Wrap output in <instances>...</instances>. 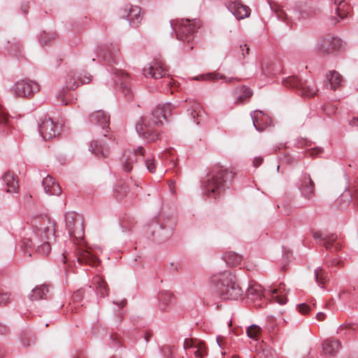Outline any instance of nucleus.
Instances as JSON below:
<instances>
[{"mask_svg": "<svg viewBox=\"0 0 358 358\" xmlns=\"http://www.w3.org/2000/svg\"><path fill=\"white\" fill-rule=\"evenodd\" d=\"M66 227L69 236L76 239H81L84 236V227L80 217L75 212L65 214Z\"/></svg>", "mask_w": 358, "mask_h": 358, "instance_id": "7", "label": "nucleus"}, {"mask_svg": "<svg viewBox=\"0 0 358 358\" xmlns=\"http://www.w3.org/2000/svg\"><path fill=\"white\" fill-rule=\"evenodd\" d=\"M252 94L249 87L242 86L236 88L234 92L235 103L240 104L248 102Z\"/></svg>", "mask_w": 358, "mask_h": 358, "instance_id": "24", "label": "nucleus"}, {"mask_svg": "<svg viewBox=\"0 0 358 358\" xmlns=\"http://www.w3.org/2000/svg\"><path fill=\"white\" fill-rule=\"evenodd\" d=\"M223 259L229 266H236L241 264L242 257L234 252H227L223 255Z\"/></svg>", "mask_w": 358, "mask_h": 358, "instance_id": "31", "label": "nucleus"}, {"mask_svg": "<svg viewBox=\"0 0 358 358\" xmlns=\"http://www.w3.org/2000/svg\"><path fill=\"white\" fill-rule=\"evenodd\" d=\"M342 263L341 260L340 259H335L334 261H333V264H336V265H341Z\"/></svg>", "mask_w": 358, "mask_h": 358, "instance_id": "57", "label": "nucleus"}, {"mask_svg": "<svg viewBox=\"0 0 358 358\" xmlns=\"http://www.w3.org/2000/svg\"><path fill=\"white\" fill-rule=\"evenodd\" d=\"M358 201V185H355L349 189L345 190L338 198L337 203L340 208H345L352 203L356 207Z\"/></svg>", "mask_w": 358, "mask_h": 358, "instance_id": "11", "label": "nucleus"}, {"mask_svg": "<svg viewBox=\"0 0 358 358\" xmlns=\"http://www.w3.org/2000/svg\"><path fill=\"white\" fill-rule=\"evenodd\" d=\"M126 91H127V92H126V95H127V94H129V93H130V90H129V89H127H127H126Z\"/></svg>", "mask_w": 358, "mask_h": 358, "instance_id": "62", "label": "nucleus"}, {"mask_svg": "<svg viewBox=\"0 0 358 358\" xmlns=\"http://www.w3.org/2000/svg\"><path fill=\"white\" fill-rule=\"evenodd\" d=\"M283 85L287 87L296 88L301 96L310 98L315 96L317 88L313 80H301L297 76H289L283 80Z\"/></svg>", "mask_w": 358, "mask_h": 358, "instance_id": "6", "label": "nucleus"}, {"mask_svg": "<svg viewBox=\"0 0 358 358\" xmlns=\"http://www.w3.org/2000/svg\"><path fill=\"white\" fill-rule=\"evenodd\" d=\"M313 237L315 241H321L327 249L332 250L334 248L335 250H337L339 248L338 243H334L337 239V236L335 234L329 236L324 235L320 231H315L313 234Z\"/></svg>", "mask_w": 358, "mask_h": 358, "instance_id": "18", "label": "nucleus"}, {"mask_svg": "<svg viewBox=\"0 0 358 358\" xmlns=\"http://www.w3.org/2000/svg\"><path fill=\"white\" fill-rule=\"evenodd\" d=\"M136 130L140 136L148 141H154L158 138L157 133L153 130L152 124L141 118L136 124Z\"/></svg>", "mask_w": 358, "mask_h": 358, "instance_id": "12", "label": "nucleus"}, {"mask_svg": "<svg viewBox=\"0 0 358 358\" xmlns=\"http://www.w3.org/2000/svg\"><path fill=\"white\" fill-rule=\"evenodd\" d=\"M53 37V34H44V35L41 36L40 38V43L41 44H46L48 41H50Z\"/></svg>", "mask_w": 358, "mask_h": 358, "instance_id": "47", "label": "nucleus"}, {"mask_svg": "<svg viewBox=\"0 0 358 358\" xmlns=\"http://www.w3.org/2000/svg\"><path fill=\"white\" fill-rule=\"evenodd\" d=\"M229 9L238 20L244 19L250 14V8L238 1L232 2L229 6Z\"/></svg>", "mask_w": 358, "mask_h": 358, "instance_id": "21", "label": "nucleus"}, {"mask_svg": "<svg viewBox=\"0 0 358 358\" xmlns=\"http://www.w3.org/2000/svg\"><path fill=\"white\" fill-rule=\"evenodd\" d=\"M110 46L111 47V49L109 48V46L107 45L98 46L96 52L97 57H101L106 59L108 56L111 55L117 50L116 46L113 44H110Z\"/></svg>", "mask_w": 358, "mask_h": 358, "instance_id": "34", "label": "nucleus"}, {"mask_svg": "<svg viewBox=\"0 0 358 358\" xmlns=\"http://www.w3.org/2000/svg\"><path fill=\"white\" fill-rule=\"evenodd\" d=\"M214 289L223 299L236 300L242 295V290L235 280L232 273L225 271L214 274L210 278Z\"/></svg>", "mask_w": 358, "mask_h": 358, "instance_id": "2", "label": "nucleus"}, {"mask_svg": "<svg viewBox=\"0 0 358 358\" xmlns=\"http://www.w3.org/2000/svg\"><path fill=\"white\" fill-rule=\"evenodd\" d=\"M60 102H61V103H62V104H66V103L65 102V101H64L63 99H61Z\"/></svg>", "mask_w": 358, "mask_h": 358, "instance_id": "61", "label": "nucleus"}, {"mask_svg": "<svg viewBox=\"0 0 358 358\" xmlns=\"http://www.w3.org/2000/svg\"><path fill=\"white\" fill-rule=\"evenodd\" d=\"M59 131V124L53 122L50 118L43 120L39 126V132L45 141L56 138Z\"/></svg>", "mask_w": 358, "mask_h": 358, "instance_id": "9", "label": "nucleus"}, {"mask_svg": "<svg viewBox=\"0 0 358 358\" xmlns=\"http://www.w3.org/2000/svg\"><path fill=\"white\" fill-rule=\"evenodd\" d=\"M90 122L97 126H99L103 131H107L109 126L110 117L103 110H98L91 114L90 117Z\"/></svg>", "mask_w": 358, "mask_h": 358, "instance_id": "19", "label": "nucleus"}, {"mask_svg": "<svg viewBox=\"0 0 358 358\" xmlns=\"http://www.w3.org/2000/svg\"><path fill=\"white\" fill-rule=\"evenodd\" d=\"M147 169L151 172L154 173L156 169V163L154 159H147L145 162Z\"/></svg>", "mask_w": 358, "mask_h": 358, "instance_id": "45", "label": "nucleus"}, {"mask_svg": "<svg viewBox=\"0 0 358 358\" xmlns=\"http://www.w3.org/2000/svg\"><path fill=\"white\" fill-rule=\"evenodd\" d=\"M8 117L2 106L0 104V124H4L8 122Z\"/></svg>", "mask_w": 358, "mask_h": 358, "instance_id": "46", "label": "nucleus"}, {"mask_svg": "<svg viewBox=\"0 0 358 358\" xmlns=\"http://www.w3.org/2000/svg\"><path fill=\"white\" fill-rule=\"evenodd\" d=\"M271 295H270V302L275 301L280 305L285 304L287 302L286 294L285 292V285H279L278 288H272L270 289Z\"/></svg>", "mask_w": 358, "mask_h": 358, "instance_id": "29", "label": "nucleus"}, {"mask_svg": "<svg viewBox=\"0 0 358 358\" xmlns=\"http://www.w3.org/2000/svg\"><path fill=\"white\" fill-rule=\"evenodd\" d=\"M316 318L319 321H323L325 319V315L323 313H318L316 315Z\"/></svg>", "mask_w": 358, "mask_h": 358, "instance_id": "54", "label": "nucleus"}, {"mask_svg": "<svg viewBox=\"0 0 358 358\" xmlns=\"http://www.w3.org/2000/svg\"><path fill=\"white\" fill-rule=\"evenodd\" d=\"M326 85L331 90H336L341 85L342 76L336 71H330L326 75Z\"/></svg>", "mask_w": 358, "mask_h": 358, "instance_id": "28", "label": "nucleus"}, {"mask_svg": "<svg viewBox=\"0 0 358 358\" xmlns=\"http://www.w3.org/2000/svg\"><path fill=\"white\" fill-rule=\"evenodd\" d=\"M77 259L80 263H86L94 266L98 264V259L96 255L87 249H79L78 250Z\"/></svg>", "mask_w": 358, "mask_h": 358, "instance_id": "27", "label": "nucleus"}, {"mask_svg": "<svg viewBox=\"0 0 358 358\" xmlns=\"http://www.w3.org/2000/svg\"><path fill=\"white\" fill-rule=\"evenodd\" d=\"M233 80H234V78H225V82H226V83H230V82H231Z\"/></svg>", "mask_w": 358, "mask_h": 358, "instance_id": "60", "label": "nucleus"}, {"mask_svg": "<svg viewBox=\"0 0 358 358\" xmlns=\"http://www.w3.org/2000/svg\"><path fill=\"white\" fill-rule=\"evenodd\" d=\"M128 190V187L125 185H122L121 187L117 188L115 191L120 195L124 196L127 194Z\"/></svg>", "mask_w": 358, "mask_h": 358, "instance_id": "49", "label": "nucleus"}, {"mask_svg": "<svg viewBox=\"0 0 358 358\" xmlns=\"http://www.w3.org/2000/svg\"><path fill=\"white\" fill-rule=\"evenodd\" d=\"M0 188L8 193H17L19 185L14 174L9 172L5 173L0 179Z\"/></svg>", "mask_w": 358, "mask_h": 358, "instance_id": "16", "label": "nucleus"}, {"mask_svg": "<svg viewBox=\"0 0 358 358\" xmlns=\"http://www.w3.org/2000/svg\"><path fill=\"white\" fill-rule=\"evenodd\" d=\"M191 114L194 119L196 120V117H201L203 113V109L200 105V103L197 102H194L192 106V108L190 109Z\"/></svg>", "mask_w": 358, "mask_h": 358, "instance_id": "42", "label": "nucleus"}, {"mask_svg": "<svg viewBox=\"0 0 358 358\" xmlns=\"http://www.w3.org/2000/svg\"><path fill=\"white\" fill-rule=\"evenodd\" d=\"M173 294L169 292H162L159 295V308L160 310L165 311L171 301Z\"/></svg>", "mask_w": 358, "mask_h": 358, "instance_id": "35", "label": "nucleus"}, {"mask_svg": "<svg viewBox=\"0 0 358 358\" xmlns=\"http://www.w3.org/2000/svg\"><path fill=\"white\" fill-rule=\"evenodd\" d=\"M43 186L45 192L48 195H59L62 192L61 187L55 182V179L50 176H47L43 178Z\"/></svg>", "mask_w": 358, "mask_h": 358, "instance_id": "22", "label": "nucleus"}, {"mask_svg": "<svg viewBox=\"0 0 358 358\" xmlns=\"http://www.w3.org/2000/svg\"><path fill=\"white\" fill-rule=\"evenodd\" d=\"M89 150L98 157H106L108 154V148L98 141H93Z\"/></svg>", "mask_w": 358, "mask_h": 358, "instance_id": "30", "label": "nucleus"}, {"mask_svg": "<svg viewBox=\"0 0 358 358\" xmlns=\"http://www.w3.org/2000/svg\"><path fill=\"white\" fill-rule=\"evenodd\" d=\"M91 80L92 76L88 73L83 74L71 71L66 76L65 86L68 90H74L80 85L90 83Z\"/></svg>", "mask_w": 358, "mask_h": 358, "instance_id": "8", "label": "nucleus"}, {"mask_svg": "<svg viewBox=\"0 0 358 358\" xmlns=\"http://www.w3.org/2000/svg\"><path fill=\"white\" fill-rule=\"evenodd\" d=\"M228 175L227 170L222 167L213 169L201 182L203 194L215 199L225 189Z\"/></svg>", "mask_w": 358, "mask_h": 358, "instance_id": "3", "label": "nucleus"}, {"mask_svg": "<svg viewBox=\"0 0 358 358\" xmlns=\"http://www.w3.org/2000/svg\"><path fill=\"white\" fill-rule=\"evenodd\" d=\"M126 17L132 26H137L142 20L141 9L138 6H131L128 10L125 9Z\"/></svg>", "mask_w": 358, "mask_h": 358, "instance_id": "23", "label": "nucleus"}, {"mask_svg": "<svg viewBox=\"0 0 358 358\" xmlns=\"http://www.w3.org/2000/svg\"><path fill=\"white\" fill-rule=\"evenodd\" d=\"M248 336L253 340L257 341L260 338L261 329L256 324H252L247 329Z\"/></svg>", "mask_w": 358, "mask_h": 358, "instance_id": "39", "label": "nucleus"}, {"mask_svg": "<svg viewBox=\"0 0 358 358\" xmlns=\"http://www.w3.org/2000/svg\"><path fill=\"white\" fill-rule=\"evenodd\" d=\"M240 49L241 50V51H243V52H242L243 57H245V53L243 52L244 49L245 50V52H246V54H247V55H248V54H249V50H250V49H249V48L247 46V45H246V44H244L243 45H240Z\"/></svg>", "mask_w": 358, "mask_h": 358, "instance_id": "52", "label": "nucleus"}, {"mask_svg": "<svg viewBox=\"0 0 358 358\" xmlns=\"http://www.w3.org/2000/svg\"><path fill=\"white\" fill-rule=\"evenodd\" d=\"M29 8V3H24L21 6V10L24 14H27Z\"/></svg>", "mask_w": 358, "mask_h": 358, "instance_id": "51", "label": "nucleus"}, {"mask_svg": "<svg viewBox=\"0 0 358 358\" xmlns=\"http://www.w3.org/2000/svg\"><path fill=\"white\" fill-rule=\"evenodd\" d=\"M171 27L175 30L177 38L178 40L190 43L189 48L193 49L192 41L193 40V34L196 29L201 27L200 22L194 19H180L175 20L170 22Z\"/></svg>", "mask_w": 358, "mask_h": 358, "instance_id": "4", "label": "nucleus"}, {"mask_svg": "<svg viewBox=\"0 0 358 358\" xmlns=\"http://www.w3.org/2000/svg\"><path fill=\"white\" fill-rule=\"evenodd\" d=\"M114 82L116 84H119L120 83L122 85V82H125L127 79V76L121 70H117L114 73Z\"/></svg>", "mask_w": 358, "mask_h": 358, "instance_id": "43", "label": "nucleus"}, {"mask_svg": "<svg viewBox=\"0 0 358 358\" xmlns=\"http://www.w3.org/2000/svg\"><path fill=\"white\" fill-rule=\"evenodd\" d=\"M315 185L313 180L308 173H304L302 176L301 184L299 185V190L302 196L310 200L314 196Z\"/></svg>", "mask_w": 358, "mask_h": 358, "instance_id": "17", "label": "nucleus"}, {"mask_svg": "<svg viewBox=\"0 0 358 358\" xmlns=\"http://www.w3.org/2000/svg\"><path fill=\"white\" fill-rule=\"evenodd\" d=\"M264 296L262 289L259 285H253L246 291V297L248 301L253 302L255 306H260V301Z\"/></svg>", "mask_w": 358, "mask_h": 358, "instance_id": "20", "label": "nucleus"}, {"mask_svg": "<svg viewBox=\"0 0 358 358\" xmlns=\"http://www.w3.org/2000/svg\"><path fill=\"white\" fill-rule=\"evenodd\" d=\"M216 340H217V343L219 345V346L221 347V338L220 336H218Z\"/></svg>", "mask_w": 358, "mask_h": 358, "instance_id": "59", "label": "nucleus"}, {"mask_svg": "<svg viewBox=\"0 0 358 358\" xmlns=\"http://www.w3.org/2000/svg\"><path fill=\"white\" fill-rule=\"evenodd\" d=\"M10 301V294L0 292V305H6Z\"/></svg>", "mask_w": 358, "mask_h": 358, "instance_id": "44", "label": "nucleus"}, {"mask_svg": "<svg viewBox=\"0 0 358 358\" xmlns=\"http://www.w3.org/2000/svg\"><path fill=\"white\" fill-rule=\"evenodd\" d=\"M80 292H81L80 291H78V292H77V293L76 294V295H75V297H76V296H78V294H79Z\"/></svg>", "mask_w": 358, "mask_h": 358, "instance_id": "63", "label": "nucleus"}, {"mask_svg": "<svg viewBox=\"0 0 358 358\" xmlns=\"http://www.w3.org/2000/svg\"><path fill=\"white\" fill-rule=\"evenodd\" d=\"M38 90V85L36 83L29 80H19L13 87L14 93L20 97L30 96Z\"/></svg>", "mask_w": 358, "mask_h": 358, "instance_id": "10", "label": "nucleus"}, {"mask_svg": "<svg viewBox=\"0 0 358 358\" xmlns=\"http://www.w3.org/2000/svg\"><path fill=\"white\" fill-rule=\"evenodd\" d=\"M152 336V334L150 331H145L144 334V338L145 340V342L148 343Z\"/></svg>", "mask_w": 358, "mask_h": 358, "instance_id": "53", "label": "nucleus"}, {"mask_svg": "<svg viewBox=\"0 0 358 358\" xmlns=\"http://www.w3.org/2000/svg\"><path fill=\"white\" fill-rule=\"evenodd\" d=\"M263 159L262 157H255L253 160L254 166L258 167L262 163Z\"/></svg>", "mask_w": 358, "mask_h": 358, "instance_id": "50", "label": "nucleus"}, {"mask_svg": "<svg viewBox=\"0 0 358 358\" xmlns=\"http://www.w3.org/2000/svg\"><path fill=\"white\" fill-rule=\"evenodd\" d=\"M356 206H358V201H357V203H356Z\"/></svg>", "mask_w": 358, "mask_h": 358, "instance_id": "64", "label": "nucleus"}, {"mask_svg": "<svg viewBox=\"0 0 358 358\" xmlns=\"http://www.w3.org/2000/svg\"><path fill=\"white\" fill-rule=\"evenodd\" d=\"M138 155H144V150L142 147L138 148V149L135 150V153L132 154L131 157H129L125 159V162L123 165V169L126 172H129L132 169V164L133 162L134 161V158Z\"/></svg>", "mask_w": 358, "mask_h": 358, "instance_id": "36", "label": "nucleus"}, {"mask_svg": "<svg viewBox=\"0 0 358 358\" xmlns=\"http://www.w3.org/2000/svg\"><path fill=\"white\" fill-rule=\"evenodd\" d=\"M48 292V287L45 285H42L41 287H36L32 290L30 298L31 300L42 299L45 297Z\"/></svg>", "mask_w": 358, "mask_h": 358, "instance_id": "37", "label": "nucleus"}, {"mask_svg": "<svg viewBox=\"0 0 358 358\" xmlns=\"http://www.w3.org/2000/svg\"><path fill=\"white\" fill-rule=\"evenodd\" d=\"M117 303L119 306H120V307H123V306L125 305L126 301H125V300H122V301H121L120 303Z\"/></svg>", "mask_w": 358, "mask_h": 358, "instance_id": "58", "label": "nucleus"}, {"mask_svg": "<svg viewBox=\"0 0 358 358\" xmlns=\"http://www.w3.org/2000/svg\"><path fill=\"white\" fill-rule=\"evenodd\" d=\"M184 348L189 350L190 353H193L196 358H203L206 355L204 343L197 339H185Z\"/></svg>", "mask_w": 358, "mask_h": 358, "instance_id": "13", "label": "nucleus"}, {"mask_svg": "<svg viewBox=\"0 0 358 358\" xmlns=\"http://www.w3.org/2000/svg\"><path fill=\"white\" fill-rule=\"evenodd\" d=\"M143 75L147 78L150 77L155 79L163 78L162 85L164 90L166 92L173 94V90L171 88L175 84V82L172 78H170L169 76H166L167 71L161 61H152L143 68Z\"/></svg>", "mask_w": 358, "mask_h": 358, "instance_id": "5", "label": "nucleus"}, {"mask_svg": "<svg viewBox=\"0 0 358 358\" xmlns=\"http://www.w3.org/2000/svg\"><path fill=\"white\" fill-rule=\"evenodd\" d=\"M292 211V208H284L282 209V212L285 215H289Z\"/></svg>", "mask_w": 358, "mask_h": 358, "instance_id": "55", "label": "nucleus"}, {"mask_svg": "<svg viewBox=\"0 0 358 358\" xmlns=\"http://www.w3.org/2000/svg\"><path fill=\"white\" fill-rule=\"evenodd\" d=\"M341 349V343L334 338L326 340L322 345V351L327 356H334Z\"/></svg>", "mask_w": 358, "mask_h": 358, "instance_id": "25", "label": "nucleus"}, {"mask_svg": "<svg viewBox=\"0 0 358 358\" xmlns=\"http://www.w3.org/2000/svg\"><path fill=\"white\" fill-rule=\"evenodd\" d=\"M299 311L303 315L308 313L310 308L305 303H301L298 306Z\"/></svg>", "mask_w": 358, "mask_h": 358, "instance_id": "48", "label": "nucleus"}, {"mask_svg": "<svg viewBox=\"0 0 358 358\" xmlns=\"http://www.w3.org/2000/svg\"><path fill=\"white\" fill-rule=\"evenodd\" d=\"M351 124H352V126H353V127H356V126H357V127H358V119H357V118H354V119L351 121Z\"/></svg>", "mask_w": 358, "mask_h": 358, "instance_id": "56", "label": "nucleus"}, {"mask_svg": "<svg viewBox=\"0 0 358 358\" xmlns=\"http://www.w3.org/2000/svg\"><path fill=\"white\" fill-rule=\"evenodd\" d=\"M253 124L259 131H263L267 128L268 117L260 110H255L251 113Z\"/></svg>", "mask_w": 358, "mask_h": 358, "instance_id": "26", "label": "nucleus"}, {"mask_svg": "<svg viewBox=\"0 0 358 358\" xmlns=\"http://www.w3.org/2000/svg\"><path fill=\"white\" fill-rule=\"evenodd\" d=\"M223 77L222 76L220 75L217 73H209L206 74H201L196 77H195L194 79L196 80H217L220 79H222Z\"/></svg>", "mask_w": 358, "mask_h": 358, "instance_id": "40", "label": "nucleus"}, {"mask_svg": "<svg viewBox=\"0 0 358 358\" xmlns=\"http://www.w3.org/2000/svg\"><path fill=\"white\" fill-rule=\"evenodd\" d=\"M337 5L336 12L341 19L345 18L350 13V6L343 0H332Z\"/></svg>", "mask_w": 358, "mask_h": 358, "instance_id": "32", "label": "nucleus"}, {"mask_svg": "<svg viewBox=\"0 0 358 358\" xmlns=\"http://www.w3.org/2000/svg\"><path fill=\"white\" fill-rule=\"evenodd\" d=\"M327 277L326 273L321 268L319 267L315 270V278L319 285H324L325 283Z\"/></svg>", "mask_w": 358, "mask_h": 358, "instance_id": "41", "label": "nucleus"}, {"mask_svg": "<svg viewBox=\"0 0 358 358\" xmlns=\"http://www.w3.org/2000/svg\"><path fill=\"white\" fill-rule=\"evenodd\" d=\"M270 8L276 18L285 20L287 17V14L276 3L270 1Z\"/></svg>", "mask_w": 358, "mask_h": 358, "instance_id": "38", "label": "nucleus"}, {"mask_svg": "<svg viewBox=\"0 0 358 358\" xmlns=\"http://www.w3.org/2000/svg\"><path fill=\"white\" fill-rule=\"evenodd\" d=\"M55 239V223L49 218L43 217L35 221L34 232L31 238L22 240V248L36 247V252L47 256L51 251V243Z\"/></svg>", "mask_w": 358, "mask_h": 358, "instance_id": "1", "label": "nucleus"}, {"mask_svg": "<svg viewBox=\"0 0 358 358\" xmlns=\"http://www.w3.org/2000/svg\"><path fill=\"white\" fill-rule=\"evenodd\" d=\"M341 40L335 36H327L319 41L318 50L321 53H331L341 46Z\"/></svg>", "mask_w": 358, "mask_h": 358, "instance_id": "14", "label": "nucleus"}, {"mask_svg": "<svg viewBox=\"0 0 358 358\" xmlns=\"http://www.w3.org/2000/svg\"><path fill=\"white\" fill-rule=\"evenodd\" d=\"M175 108V106L171 103H164L162 106H157L152 112V124L155 125L162 124L163 120H166L168 115Z\"/></svg>", "mask_w": 358, "mask_h": 358, "instance_id": "15", "label": "nucleus"}, {"mask_svg": "<svg viewBox=\"0 0 358 358\" xmlns=\"http://www.w3.org/2000/svg\"><path fill=\"white\" fill-rule=\"evenodd\" d=\"M93 283L97 292L101 296H106L108 295V288L106 282L100 276H96L93 279Z\"/></svg>", "mask_w": 358, "mask_h": 358, "instance_id": "33", "label": "nucleus"}]
</instances>
